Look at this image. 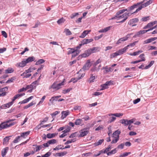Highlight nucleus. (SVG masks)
Masks as SVG:
<instances>
[{"mask_svg": "<svg viewBox=\"0 0 157 157\" xmlns=\"http://www.w3.org/2000/svg\"><path fill=\"white\" fill-rule=\"evenodd\" d=\"M93 40H83L81 42V43L78 46L76 47V50L73 54L72 55V57L74 58L79 54L80 52V50H78V49L80 48L82 45L89 43L92 42Z\"/></svg>", "mask_w": 157, "mask_h": 157, "instance_id": "obj_1", "label": "nucleus"}, {"mask_svg": "<svg viewBox=\"0 0 157 157\" xmlns=\"http://www.w3.org/2000/svg\"><path fill=\"white\" fill-rule=\"evenodd\" d=\"M157 27V25L153 27H152L150 29L147 30H140V31L136 32V34L134 35L133 36V38H136L137 37H140L142 35L146 33L147 32L149 31L150 30H153V29H155Z\"/></svg>", "mask_w": 157, "mask_h": 157, "instance_id": "obj_2", "label": "nucleus"}, {"mask_svg": "<svg viewBox=\"0 0 157 157\" xmlns=\"http://www.w3.org/2000/svg\"><path fill=\"white\" fill-rule=\"evenodd\" d=\"M63 82H62L59 83H57V82H54L53 84L49 87V89H52L55 91L61 88V86L63 85Z\"/></svg>", "mask_w": 157, "mask_h": 157, "instance_id": "obj_3", "label": "nucleus"}, {"mask_svg": "<svg viewBox=\"0 0 157 157\" xmlns=\"http://www.w3.org/2000/svg\"><path fill=\"white\" fill-rule=\"evenodd\" d=\"M153 1L154 0H150L148 1H147L146 2L144 3H143L142 5L139 8H137L136 10L133 13H132L131 14L133 13H137L139 11L141 10L143 8L146 7L147 6L149 5L150 4L152 3Z\"/></svg>", "mask_w": 157, "mask_h": 157, "instance_id": "obj_4", "label": "nucleus"}, {"mask_svg": "<svg viewBox=\"0 0 157 157\" xmlns=\"http://www.w3.org/2000/svg\"><path fill=\"white\" fill-rule=\"evenodd\" d=\"M89 128H86L82 129L79 137H83L86 136L89 133Z\"/></svg>", "mask_w": 157, "mask_h": 157, "instance_id": "obj_5", "label": "nucleus"}, {"mask_svg": "<svg viewBox=\"0 0 157 157\" xmlns=\"http://www.w3.org/2000/svg\"><path fill=\"white\" fill-rule=\"evenodd\" d=\"M129 13H125L123 14L122 15H120L119 16H116V17H112V19H116V18H118V19H121V18H126V19H127L128 18V17L130 16Z\"/></svg>", "mask_w": 157, "mask_h": 157, "instance_id": "obj_6", "label": "nucleus"}, {"mask_svg": "<svg viewBox=\"0 0 157 157\" xmlns=\"http://www.w3.org/2000/svg\"><path fill=\"white\" fill-rule=\"evenodd\" d=\"M90 59L88 60L87 62L85 63L84 66L82 68V70L85 71L89 70L90 67L91 65L90 64Z\"/></svg>", "mask_w": 157, "mask_h": 157, "instance_id": "obj_7", "label": "nucleus"}, {"mask_svg": "<svg viewBox=\"0 0 157 157\" xmlns=\"http://www.w3.org/2000/svg\"><path fill=\"white\" fill-rule=\"evenodd\" d=\"M100 49L101 48L98 47H93L92 48L88 49V52H89L91 54L92 53L99 51Z\"/></svg>", "mask_w": 157, "mask_h": 157, "instance_id": "obj_8", "label": "nucleus"}, {"mask_svg": "<svg viewBox=\"0 0 157 157\" xmlns=\"http://www.w3.org/2000/svg\"><path fill=\"white\" fill-rule=\"evenodd\" d=\"M111 81H109L106 82L104 84L101 85L102 88L101 90H102L108 88V86L111 84Z\"/></svg>", "mask_w": 157, "mask_h": 157, "instance_id": "obj_9", "label": "nucleus"}, {"mask_svg": "<svg viewBox=\"0 0 157 157\" xmlns=\"http://www.w3.org/2000/svg\"><path fill=\"white\" fill-rule=\"evenodd\" d=\"M15 120V119H10L9 120H7L5 122H4L2 123H5L3 124H6L8 125V126H6V128H7L14 125V124H15V123L14 122H12L9 124H8V123L10 122L13 121Z\"/></svg>", "mask_w": 157, "mask_h": 157, "instance_id": "obj_10", "label": "nucleus"}, {"mask_svg": "<svg viewBox=\"0 0 157 157\" xmlns=\"http://www.w3.org/2000/svg\"><path fill=\"white\" fill-rule=\"evenodd\" d=\"M121 131L119 130H117L115 131L112 134V137L114 138L119 139V135L121 133Z\"/></svg>", "mask_w": 157, "mask_h": 157, "instance_id": "obj_11", "label": "nucleus"}, {"mask_svg": "<svg viewBox=\"0 0 157 157\" xmlns=\"http://www.w3.org/2000/svg\"><path fill=\"white\" fill-rule=\"evenodd\" d=\"M26 64L25 60L21 62L17 63L16 66L17 67H23L25 66Z\"/></svg>", "mask_w": 157, "mask_h": 157, "instance_id": "obj_12", "label": "nucleus"}, {"mask_svg": "<svg viewBox=\"0 0 157 157\" xmlns=\"http://www.w3.org/2000/svg\"><path fill=\"white\" fill-rule=\"evenodd\" d=\"M69 114V111L68 110L66 111H63L62 112V116L61 118L62 119H63L66 117Z\"/></svg>", "mask_w": 157, "mask_h": 157, "instance_id": "obj_13", "label": "nucleus"}, {"mask_svg": "<svg viewBox=\"0 0 157 157\" xmlns=\"http://www.w3.org/2000/svg\"><path fill=\"white\" fill-rule=\"evenodd\" d=\"M139 21V19L138 18H134L130 20L128 22V24L131 25L133 24H135Z\"/></svg>", "mask_w": 157, "mask_h": 157, "instance_id": "obj_14", "label": "nucleus"}, {"mask_svg": "<svg viewBox=\"0 0 157 157\" xmlns=\"http://www.w3.org/2000/svg\"><path fill=\"white\" fill-rule=\"evenodd\" d=\"M12 104V102H11L8 103L3 105L1 106L2 109H6L7 108H9Z\"/></svg>", "mask_w": 157, "mask_h": 157, "instance_id": "obj_15", "label": "nucleus"}, {"mask_svg": "<svg viewBox=\"0 0 157 157\" xmlns=\"http://www.w3.org/2000/svg\"><path fill=\"white\" fill-rule=\"evenodd\" d=\"M9 148L8 147L4 148L2 151V156L4 157L6 155V153L9 150Z\"/></svg>", "mask_w": 157, "mask_h": 157, "instance_id": "obj_16", "label": "nucleus"}, {"mask_svg": "<svg viewBox=\"0 0 157 157\" xmlns=\"http://www.w3.org/2000/svg\"><path fill=\"white\" fill-rule=\"evenodd\" d=\"M35 58L33 56H31L29 57L27 59H26L25 62L26 63H29L32 62L33 61H35Z\"/></svg>", "mask_w": 157, "mask_h": 157, "instance_id": "obj_17", "label": "nucleus"}, {"mask_svg": "<svg viewBox=\"0 0 157 157\" xmlns=\"http://www.w3.org/2000/svg\"><path fill=\"white\" fill-rule=\"evenodd\" d=\"M128 49V48L127 47V46H126L124 48L118 51L120 55H122Z\"/></svg>", "mask_w": 157, "mask_h": 157, "instance_id": "obj_18", "label": "nucleus"}, {"mask_svg": "<svg viewBox=\"0 0 157 157\" xmlns=\"http://www.w3.org/2000/svg\"><path fill=\"white\" fill-rule=\"evenodd\" d=\"M90 32V30H85L82 34L81 35L79 36L80 38H84L86 35H87L89 32Z\"/></svg>", "mask_w": 157, "mask_h": 157, "instance_id": "obj_19", "label": "nucleus"}, {"mask_svg": "<svg viewBox=\"0 0 157 157\" xmlns=\"http://www.w3.org/2000/svg\"><path fill=\"white\" fill-rule=\"evenodd\" d=\"M90 54L89 52H88V49L84 53L82 54L81 56L82 57L85 58L88 57L90 55Z\"/></svg>", "mask_w": 157, "mask_h": 157, "instance_id": "obj_20", "label": "nucleus"}, {"mask_svg": "<svg viewBox=\"0 0 157 157\" xmlns=\"http://www.w3.org/2000/svg\"><path fill=\"white\" fill-rule=\"evenodd\" d=\"M96 66L93 65V67L90 69V71L92 72L98 71L99 70V68L98 67Z\"/></svg>", "mask_w": 157, "mask_h": 157, "instance_id": "obj_21", "label": "nucleus"}, {"mask_svg": "<svg viewBox=\"0 0 157 157\" xmlns=\"http://www.w3.org/2000/svg\"><path fill=\"white\" fill-rule=\"evenodd\" d=\"M104 139H101L98 140V141L95 142L94 144V145L95 146H97L98 145H101L102 143L104 142Z\"/></svg>", "mask_w": 157, "mask_h": 157, "instance_id": "obj_22", "label": "nucleus"}, {"mask_svg": "<svg viewBox=\"0 0 157 157\" xmlns=\"http://www.w3.org/2000/svg\"><path fill=\"white\" fill-rule=\"evenodd\" d=\"M119 122L124 124V126H127L128 124V120L123 119L119 121Z\"/></svg>", "mask_w": 157, "mask_h": 157, "instance_id": "obj_23", "label": "nucleus"}, {"mask_svg": "<svg viewBox=\"0 0 157 157\" xmlns=\"http://www.w3.org/2000/svg\"><path fill=\"white\" fill-rule=\"evenodd\" d=\"M76 49V48H68V51L67 52V54L69 55L71 54H73Z\"/></svg>", "mask_w": 157, "mask_h": 157, "instance_id": "obj_24", "label": "nucleus"}, {"mask_svg": "<svg viewBox=\"0 0 157 157\" xmlns=\"http://www.w3.org/2000/svg\"><path fill=\"white\" fill-rule=\"evenodd\" d=\"M95 76H93V75L91 74L90 75V78L89 80H88V82L90 83H91L92 82H94V80L95 79Z\"/></svg>", "mask_w": 157, "mask_h": 157, "instance_id": "obj_25", "label": "nucleus"}, {"mask_svg": "<svg viewBox=\"0 0 157 157\" xmlns=\"http://www.w3.org/2000/svg\"><path fill=\"white\" fill-rule=\"evenodd\" d=\"M30 132V131H29L26 132L22 133L21 134L20 136L25 138V136H27L29 134Z\"/></svg>", "mask_w": 157, "mask_h": 157, "instance_id": "obj_26", "label": "nucleus"}, {"mask_svg": "<svg viewBox=\"0 0 157 157\" xmlns=\"http://www.w3.org/2000/svg\"><path fill=\"white\" fill-rule=\"evenodd\" d=\"M117 148H115L112 150L111 151L107 153V155H109L111 154H113L117 153Z\"/></svg>", "mask_w": 157, "mask_h": 157, "instance_id": "obj_27", "label": "nucleus"}, {"mask_svg": "<svg viewBox=\"0 0 157 157\" xmlns=\"http://www.w3.org/2000/svg\"><path fill=\"white\" fill-rule=\"evenodd\" d=\"M85 75V73L82 74L81 75V76L80 77H78V78H74V79L72 78L71 80L73 81V79H74V80H75V81H74V82L75 83V82H77L78 80L79 79H80L82 78Z\"/></svg>", "mask_w": 157, "mask_h": 157, "instance_id": "obj_28", "label": "nucleus"}, {"mask_svg": "<svg viewBox=\"0 0 157 157\" xmlns=\"http://www.w3.org/2000/svg\"><path fill=\"white\" fill-rule=\"evenodd\" d=\"M133 34L131 33L129 34H127L125 37H124L123 38H120L119 39H128V38H131V36H133Z\"/></svg>", "mask_w": 157, "mask_h": 157, "instance_id": "obj_29", "label": "nucleus"}, {"mask_svg": "<svg viewBox=\"0 0 157 157\" xmlns=\"http://www.w3.org/2000/svg\"><path fill=\"white\" fill-rule=\"evenodd\" d=\"M144 2V1L138 2L137 3L133 5L135 8H139L142 6V3H143Z\"/></svg>", "mask_w": 157, "mask_h": 157, "instance_id": "obj_30", "label": "nucleus"}, {"mask_svg": "<svg viewBox=\"0 0 157 157\" xmlns=\"http://www.w3.org/2000/svg\"><path fill=\"white\" fill-rule=\"evenodd\" d=\"M64 32L67 36L70 35L71 34V33L70 31L68 29H65L64 30Z\"/></svg>", "mask_w": 157, "mask_h": 157, "instance_id": "obj_31", "label": "nucleus"}, {"mask_svg": "<svg viewBox=\"0 0 157 157\" xmlns=\"http://www.w3.org/2000/svg\"><path fill=\"white\" fill-rule=\"evenodd\" d=\"M118 55H120L118 51H117L116 52L111 54L110 55V58H113L116 57Z\"/></svg>", "mask_w": 157, "mask_h": 157, "instance_id": "obj_32", "label": "nucleus"}, {"mask_svg": "<svg viewBox=\"0 0 157 157\" xmlns=\"http://www.w3.org/2000/svg\"><path fill=\"white\" fill-rule=\"evenodd\" d=\"M110 26L104 29L100 30L99 32L101 33H105L110 30Z\"/></svg>", "mask_w": 157, "mask_h": 157, "instance_id": "obj_33", "label": "nucleus"}, {"mask_svg": "<svg viewBox=\"0 0 157 157\" xmlns=\"http://www.w3.org/2000/svg\"><path fill=\"white\" fill-rule=\"evenodd\" d=\"M67 154V152L64 151L60 153H56V156H63L66 155Z\"/></svg>", "mask_w": 157, "mask_h": 157, "instance_id": "obj_34", "label": "nucleus"}, {"mask_svg": "<svg viewBox=\"0 0 157 157\" xmlns=\"http://www.w3.org/2000/svg\"><path fill=\"white\" fill-rule=\"evenodd\" d=\"M45 62V60L43 59H41L37 61L35 63L36 65H38L44 63Z\"/></svg>", "mask_w": 157, "mask_h": 157, "instance_id": "obj_35", "label": "nucleus"}, {"mask_svg": "<svg viewBox=\"0 0 157 157\" xmlns=\"http://www.w3.org/2000/svg\"><path fill=\"white\" fill-rule=\"evenodd\" d=\"M11 136H9L6 137L3 140V144H6L9 141V140L10 139L9 137H11Z\"/></svg>", "mask_w": 157, "mask_h": 157, "instance_id": "obj_36", "label": "nucleus"}, {"mask_svg": "<svg viewBox=\"0 0 157 157\" xmlns=\"http://www.w3.org/2000/svg\"><path fill=\"white\" fill-rule=\"evenodd\" d=\"M82 121V119H78L75 120V124L76 125H79L81 124V123Z\"/></svg>", "mask_w": 157, "mask_h": 157, "instance_id": "obj_37", "label": "nucleus"}, {"mask_svg": "<svg viewBox=\"0 0 157 157\" xmlns=\"http://www.w3.org/2000/svg\"><path fill=\"white\" fill-rule=\"evenodd\" d=\"M142 52H143V51H142L139 50L138 51L134 52L132 53H131L130 54H129V55L131 56H136L138 55L140 53H141Z\"/></svg>", "mask_w": 157, "mask_h": 157, "instance_id": "obj_38", "label": "nucleus"}, {"mask_svg": "<svg viewBox=\"0 0 157 157\" xmlns=\"http://www.w3.org/2000/svg\"><path fill=\"white\" fill-rule=\"evenodd\" d=\"M4 124V123H1L0 124V131L2 129L6 128V126H8V125L6 124Z\"/></svg>", "mask_w": 157, "mask_h": 157, "instance_id": "obj_39", "label": "nucleus"}, {"mask_svg": "<svg viewBox=\"0 0 157 157\" xmlns=\"http://www.w3.org/2000/svg\"><path fill=\"white\" fill-rule=\"evenodd\" d=\"M154 61H151L150 62V63L148 65L146 66L144 68L145 69H147L149 68L154 63Z\"/></svg>", "mask_w": 157, "mask_h": 157, "instance_id": "obj_40", "label": "nucleus"}, {"mask_svg": "<svg viewBox=\"0 0 157 157\" xmlns=\"http://www.w3.org/2000/svg\"><path fill=\"white\" fill-rule=\"evenodd\" d=\"M13 69L11 68H9L5 70V73L6 74L7 73H11L13 72Z\"/></svg>", "mask_w": 157, "mask_h": 157, "instance_id": "obj_41", "label": "nucleus"}, {"mask_svg": "<svg viewBox=\"0 0 157 157\" xmlns=\"http://www.w3.org/2000/svg\"><path fill=\"white\" fill-rule=\"evenodd\" d=\"M65 21V20L63 17H62L57 21V23L58 24L60 25L63 23Z\"/></svg>", "mask_w": 157, "mask_h": 157, "instance_id": "obj_42", "label": "nucleus"}, {"mask_svg": "<svg viewBox=\"0 0 157 157\" xmlns=\"http://www.w3.org/2000/svg\"><path fill=\"white\" fill-rule=\"evenodd\" d=\"M48 144H54L56 143L57 142V140L56 139H52L49 140L48 141Z\"/></svg>", "mask_w": 157, "mask_h": 157, "instance_id": "obj_43", "label": "nucleus"}, {"mask_svg": "<svg viewBox=\"0 0 157 157\" xmlns=\"http://www.w3.org/2000/svg\"><path fill=\"white\" fill-rule=\"evenodd\" d=\"M63 146L62 145H60L57 146L56 147L53 149L54 150H58L59 149H63Z\"/></svg>", "mask_w": 157, "mask_h": 157, "instance_id": "obj_44", "label": "nucleus"}, {"mask_svg": "<svg viewBox=\"0 0 157 157\" xmlns=\"http://www.w3.org/2000/svg\"><path fill=\"white\" fill-rule=\"evenodd\" d=\"M56 135L55 133H48L47 135V137L48 138H51L54 137Z\"/></svg>", "mask_w": 157, "mask_h": 157, "instance_id": "obj_45", "label": "nucleus"}, {"mask_svg": "<svg viewBox=\"0 0 157 157\" xmlns=\"http://www.w3.org/2000/svg\"><path fill=\"white\" fill-rule=\"evenodd\" d=\"M138 42V41L134 42L133 43H131V44H129V45H128L126 46L128 48L129 47H133L134 46L136 45V43H137Z\"/></svg>", "mask_w": 157, "mask_h": 157, "instance_id": "obj_46", "label": "nucleus"}, {"mask_svg": "<svg viewBox=\"0 0 157 157\" xmlns=\"http://www.w3.org/2000/svg\"><path fill=\"white\" fill-rule=\"evenodd\" d=\"M131 154L130 152H125L123 153L122 154H121L120 156L119 157H125Z\"/></svg>", "mask_w": 157, "mask_h": 157, "instance_id": "obj_47", "label": "nucleus"}, {"mask_svg": "<svg viewBox=\"0 0 157 157\" xmlns=\"http://www.w3.org/2000/svg\"><path fill=\"white\" fill-rule=\"evenodd\" d=\"M72 90V88H69L66 90H63L62 93L64 94H66L67 93L69 92Z\"/></svg>", "mask_w": 157, "mask_h": 157, "instance_id": "obj_48", "label": "nucleus"}, {"mask_svg": "<svg viewBox=\"0 0 157 157\" xmlns=\"http://www.w3.org/2000/svg\"><path fill=\"white\" fill-rule=\"evenodd\" d=\"M35 103H33V102H32L29 103V104H28L27 105L25 106L24 107V109H27L28 108L33 106L34 104H35Z\"/></svg>", "mask_w": 157, "mask_h": 157, "instance_id": "obj_49", "label": "nucleus"}, {"mask_svg": "<svg viewBox=\"0 0 157 157\" xmlns=\"http://www.w3.org/2000/svg\"><path fill=\"white\" fill-rule=\"evenodd\" d=\"M15 78L14 77H12L10 79H8L6 82V83H9L12 82H13V81L15 80Z\"/></svg>", "mask_w": 157, "mask_h": 157, "instance_id": "obj_50", "label": "nucleus"}, {"mask_svg": "<svg viewBox=\"0 0 157 157\" xmlns=\"http://www.w3.org/2000/svg\"><path fill=\"white\" fill-rule=\"evenodd\" d=\"M144 54H142L140 55L139 56V57L141 59V60H139V61H141H141H145V58L144 57Z\"/></svg>", "mask_w": 157, "mask_h": 157, "instance_id": "obj_51", "label": "nucleus"}, {"mask_svg": "<svg viewBox=\"0 0 157 157\" xmlns=\"http://www.w3.org/2000/svg\"><path fill=\"white\" fill-rule=\"evenodd\" d=\"M103 69L105 70V71L106 73H108L111 71V68H108L107 67H103Z\"/></svg>", "mask_w": 157, "mask_h": 157, "instance_id": "obj_52", "label": "nucleus"}, {"mask_svg": "<svg viewBox=\"0 0 157 157\" xmlns=\"http://www.w3.org/2000/svg\"><path fill=\"white\" fill-rule=\"evenodd\" d=\"M116 119V117L114 116H113L109 117V121L110 123H111L114 121Z\"/></svg>", "mask_w": 157, "mask_h": 157, "instance_id": "obj_53", "label": "nucleus"}, {"mask_svg": "<svg viewBox=\"0 0 157 157\" xmlns=\"http://www.w3.org/2000/svg\"><path fill=\"white\" fill-rule=\"evenodd\" d=\"M123 13H124V11H123V9L120 10H119L118 12H117V13L116 14V15L115 16V17L119 16V15H120L121 14H122Z\"/></svg>", "mask_w": 157, "mask_h": 157, "instance_id": "obj_54", "label": "nucleus"}, {"mask_svg": "<svg viewBox=\"0 0 157 157\" xmlns=\"http://www.w3.org/2000/svg\"><path fill=\"white\" fill-rule=\"evenodd\" d=\"M78 15V13H72L70 16L71 19H72L75 17L76 16Z\"/></svg>", "mask_w": 157, "mask_h": 157, "instance_id": "obj_55", "label": "nucleus"}, {"mask_svg": "<svg viewBox=\"0 0 157 157\" xmlns=\"http://www.w3.org/2000/svg\"><path fill=\"white\" fill-rule=\"evenodd\" d=\"M8 90V88L7 87H5L2 88L0 89V92H5L6 91H7Z\"/></svg>", "mask_w": 157, "mask_h": 157, "instance_id": "obj_56", "label": "nucleus"}, {"mask_svg": "<svg viewBox=\"0 0 157 157\" xmlns=\"http://www.w3.org/2000/svg\"><path fill=\"white\" fill-rule=\"evenodd\" d=\"M51 155V153L48 152L45 154L42 155V157H49Z\"/></svg>", "mask_w": 157, "mask_h": 157, "instance_id": "obj_57", "label": "nucleus"}, {"mask_svg": "<svg viewBox=\"0 0 157 157\" xmlns=\"http://www.w3.org/2000/svg\"><path fill=\"white\" fill-rule=\"evenodd\" d=\"M38 83V80H36L35 81L33 82L31 84L33 86L35 89L36 86L37 85Z\"/></svg>", "mask_w": 157, "mask_h": 157, "instance_id": "obj_58", "label": "nucleus"}, {"mask_svg": "<svg viewBox=\"0 0 157 157\" xmlns=\"http://www.w3.org/2000/svg\"><path fill=\"white\" fill-rule=\"evenodd\" d=\"M29 101H28V99L27 98L25 99L23 101H21L19 102V104H25L26 103H27Z\"/></svg>", "mask_w": 157, "mask_h": 157, "instance_id": "obj_59", "label": "nucleus"}, {"mask_svg": "<svg viewBox=\"0 0 157 157\" xmlns=\"http://www.w3.org/2000/svg\"><path fill=\"white\" fill-rule=\"evenodd\" d=\"M21 136H17L15 139L13 140V142L16 143L18 142V141L20 140V138Z\"/></svg>", "mask_w": 157, "mask_h": 157, "instance_id": "obj_60", "label": "nucleus"}, {"mask_svg": "<svg viewBox=\"0 0 157 157\" xmlns=\"http://www.w3.org/2000/svg\"><path fill=\"white\" fill-rule=\"evenodd\" d=\"M46 98L45 96H44L41 99V100L39 101V103L37 104V105H38L40 104H41L43 103L44 101V100Z\"/></svg>", "mask_w": 157, "mask_h": 157, "instance_id": "obj_61", "label": "nucleus"}, {"mask_svg": "<svg viewBox=\"0 0 157 157\" xmlns=\"http://www.w3.org/2000/svg\"><path fill=\"white\" fill-rule=\"evenodd\" d=\"M25 88L26 90L29 89H35L31 84L30 85H27Z\"/></svg>", "mask_w": 157, "mask_h": 157, "instance_id": "obj_62", "label": "nucleus"}, {"mask_svg": "<svg viewBox=\"0 0 157 157\" xmlns=\"http://www.w3.org/2000/svg\"><path fill=\"white\" fill-rule=\"evenodd\" d=\"M60 113L59 111H56L55 112H54L53 113L51 114V115H52V117L54 119V118H53V117L54 116H55L56 115L58 114V113Z\"/></svg>", "mask_w": 157, "mask_h": 157, "instance_id": "obj_63", "label": "nucleus"}, {"mask_svg": "<svg viewBox=\"0 0 157 157\" xmlns=\"http://www.w3.org/2000/svg\"><path fill=\"white\" fill-rule=\"evenodd\" d=\"M53 98L52 97L49 100V102L48 103V105H53L54 102V99H53Z\"/></svg>", "mask_w": 157, "mask_h": 157, "instance_id": "obj_64", "label": "nucleus"}]
</instances>
